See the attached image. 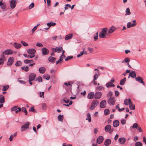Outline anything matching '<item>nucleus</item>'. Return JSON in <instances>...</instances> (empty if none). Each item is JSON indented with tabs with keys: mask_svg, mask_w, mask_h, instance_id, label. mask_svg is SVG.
<instances>
[{
	"mask_svg": "<svg viewBox=\"0 0 146 146\" xmlns=\"http://www.w3.org/2000/svg\"><path fill=\"white\" fill-rule=\"evenodd\" d=\"M107 30L108 29L107 28L102 29L101 32L99 33V37L102 38H105L106 35L107 33Z\"/></svg>",
	"mask_w": 146,
	"mask_h": 146,
	"instance_id": "1",
	"label": "nucleus"
},
{
	"mask_svg": "<svg viewBox=\"0 0 146 146\" xmlns=\"http://www.w3.org/2000/svg\"><path fill=\"white\" fill-rule=\"evenodd\" d=\"M27 52L29 54L28 55L29 57L32 58L35 56L36 50L33 48L29 49L27 50Z\"/></svg>",
	"mask_w": 146,
	"mask_h": 146,
	"instance_id": "2",
	"label": "nucleus"
},
{
	"mask_svg": "<svg viewBox=\"0 0 146 146\" xmlns=\"http://www.w3.org/2000/svg\"><path fill=\"white\" fill-rule=\"evenodd\" d=\"M99 104V102L97 100H94L92 102L90 107L91 110H93Z\"/></svg>",
	"mask_w": 146,
	"mask_h": 146,
	"instance_id": "3",
	"label": "nucleus"
},
{
	"mask_svg": "<svg viewBox=\"0 0 146 146\" xmlns=\"http://www.w3.org/2000/svg\"><path fill=\"white\" fill-rule=\"evenodd\" d=\"M115 99L114 97H110L108 100V103L110 105H113L115 104Z\"/></svg>",
	"mask_w": 146,
	"mask_h": 146,
	"instance_id": "4",
	"label": "nucleus"
},
{
	"mask_svg": "<svg viewBox=\"0 0 146 146\" xmlns=\"http://www.w3.org/2000/svg\"><path fill=\"white\" fill-rule=\"evenodd\" d=\"M13 52V51L11 49H7L4 50L2 53V54L3 55L5 54V55H8L9 54H11Z\"/></svg>",
	"mask_w": 146,
	"mask_h": 146,
	"instance_id": "5",
	"label": "nucleus"
},
{
	"mask_svg": "<svg viewBox=\"0 0 146 146\" xmlns=\"http://www.w3.org/2000/svg\"><path fill=\"white\" fill-rule=\"evenodd\" d=\"M17 4V1L15 0H12L10 3V6L12 9H14Z\"/></svg>",
	"mask_w": 146,
	"mask_h": 146,
	"instance_id": "6",
	"label": "nucleus"
},
{
	"mask_svg": "<svg viewBox=\"0 0 146 146\" xmlns=\"http://www.w3.org/2000/svg\"><path fill=\"white\" fill-rule=\"evenodd\" d=\"M14 59L13 57H10L8 60V61L7 62V64L8 66H11L13 64L14 61Z\"/></svg>",
	"mask_w": 146,
	"mask_h": 146,
	"instance_id": "7",
	"label": "nucleus"
},
{
	"mask_svg": "<svg viewBox=\"0 0 146 146\" xmlns=\"http://www.w3.org/2000/svg\"><path fill=\"white\" fill-rule=\"evenodd\" d=\"M29 125V123L28 122H27L24 125L21 127V131H23L28 129Z\"/></svg>",
	"mask_w": 146,
	"mask_h": 146,
	"instance_id": "8",
	"label": "nucleus"
},
{
	"mask_svg": "<svg viewBox=\"0 0 146 146\" xmlns=\"http://www.w3.org/2000/svg\"><path fill=\"white\" fill-rule=\"evenodd\" d=\"M5 60V59L4 55L1 54L0 58V65L3 64Z\"/></svg>",
	"mask_w": 146,
	"mask_h": 146,
	"instance_id": "9",
	"label": "nucleus"
},
{
	"mask_svg": "<svg viewBox=\"0 0 146 146\" xmlns=\"http://www.w3.org/2000/svg\"><path fill=\"white\" fill-rule=\"evenodd\" d=\"M104 140V137L102 136H99L97 139V143L99 144H101L102 143Z\"/></svg>",
	"mask_w": 146,
	"mask_h": 146,
	"instance_id": "10",
	"label": "nucleus"
},
{
	"mask_svg": "<svg viewBox=\"0 0 146 146\" xmlns=\"http://www.w3.org/2000/svg\"><path fill=\"white\" fill-rule=\"evenodd\" d=\"M36 76V75L34 73H31L29 75V78L30 80H34Z\"/></svg>",
	"mask_w": 146,
	"mask_h": 146,
	"instance_id": "11",
	"label": "nucleus"
},
{
	"mask_svg": "<svg viewBox=\"0 0 146 146\" xmlns=\"http://www.w3.org/2000/svg\"><path fill=\"white\" fill-rule=\"evenodd\" d=\"M87 97L89 99H93L95 98V94L93 92H90L88 93Z\"/></svg>",
	"mask_w": 146,
	"mask_h": 146,
	"instance_id": "12",
	"label": "nucleus"
},
{
	"mask_svg": "<svg viewBox=\"0 0 146 146\" xmlns=\"http://www.w3.org/2000/svg\"><path fill=\"white\" fill-rule=\"evenodd\" d=\"M42 54L44 55H46L48 54L49 53L48 50L46 48H43L41 49Z\"/></svg>",
	"mask_w": 146,
	"mask_h": 146,
	"instance_id": "13",
	"label": "nucleus"
},
{
	"mask_svg": "<svg viewBox=\"0 0 146 146\" xmlns=\"http://www.w3.org/2000/svg\"><path fill=\"white\" fill-rule=\"evenodd\" d=\"M106 104V100L102 101L100 104V107L101 108H104L105 107Z\"/></svg>",
	"mask_w": 146,
	"mask_h": 146,
	"instance_id": "14",
	"label": "nucleus"
},
{
	"mask_svg": "<svg viewBox=\"0 0 146 146\" xmlns=\"http://www.w3.org/2000/svg\"><path fill=\"white\" fill-rule=\"evenodd\" d=\"M135 80L139 83H141L143 84V85H145V83L143 82V80L141 79V78L140 77L137 76L136 77Z\"/></svg>",
	"mask_w": 146,
	"mask_h": 146,
	"instance_id": "15",
	"label": "nucleus"
},
{
	"mask_svg": "<svg viewBox=\"0 0 146 146\" xmlns=\"http://www.w3.org/2000/svg\"><path fill=\"white\" fill-rule=\"evenodd\" d=\"M102 94L100 92H96L95 94V98L96 99H100L102 96Z\"/></svg>",
	"mask_w": 146,
	"mask_h": 146,
	"instance_id": "16",
	"label": "nucleus"
},
{
	"mask_svg": "<svg viewBox=\"0 0 146 146\" xmlns=\"http://www.w3.org/2000/svg\"><path fill=\"white\" fill-rule=\"evenodd\" d=\"M126 139L125 138L121 137L119 138L118 142L121 144H124L125 142Z\"/></svg>",
	"mask_w": 146,
	"mask_h": 146,
	"instance_id": "17",
	"label": "nucleus"
},
{
	"mask_svg": "<svg viewBox=\"0 0 146 146\" xmlns=\"http://www.w3.org/2000/svg\"><path fill=\"white\" fill-rule=\"evenodd\" d=\"M116 29V28L113 26H112L109 29L108 32L110 34L113 33L115 30Z\"/></svg>",
	"mask_w": 146,
	"mask_h": 146,
	"instance_id": "18",
	"label": "nucleus"
},
{
	"mask_svg": "<svg viewBox=\"0 0 146 146\" xmlns=\"http://www.w3.org/2000/svg\"><path fill=\"white\" fill-rule=\"evenodd\" d=\"M111 143V140L110 139H108L106 140L104 142V145L106 146H109Z\"/></svg>",
	"mask_w": 146,
	"mask_h": 146,
	"instance_id": "19",
	"label": "nucleus"
},
{
	"mask_svg": "<svg viewBox=\"0 0 146 146\" xmlns=\"http://www.w3.org/2000/svg\"><path fill=\"white\" fill-rule=\"evenodd\" d=\"M13 45L15 48L17 49H18L20 48L22 46L21 44L17 43L16 42L14 43Z\"/></svg>",
	"mask_w": 146,
	"mask_h": 146,
	"instance_id": "20",
	"label": "nucleus"
},
{
	"mask_svg": "<svg viewBox=\"0 0 146 146\" xmlns=\"http://www.w3.org/2000/svg\"><path fill=\"white\" fill-rule=\"evenodd\" d=\"M105 131L106 132L109 131L111 130V126L110 125H107L105 127Z\"/></svg>",
	"mask_w": 146,
	"mask_h": 146,
	"instance_id": "21",
	"label": "nucleus"
},
{
	"mask_svg": "<svg viewBox=\"0 0 146 146\" xmlns=\"http://www.w3.org/2000/svg\"><path fill=\"white\" fill-rule=\"evenodd\" d=\"M119 122L117 120H114L113 122V125L114 127H117L119 125Z\"/></svg>",
	"mask_w": 146,
	"mask_h": 146,
	"instance_id": "22",
	"label": "nucleus"
},
{
	"mask_svg": "<svg viewBox=\"0 0 146 146\" xmlns=\"http://www.w3.org/2000/svg\"><path fill=\"white\" fill-rule=\"evenodd\" d=\"M39 72L41 74H44L46 71V69L44 67H41L39 68Z\"/></svg>",
	"mask_w": 146,
	"mask_h": 146,
	"instance_id": "23",
	"label": "nucleus"
},
{
	"mask_svg": "<svg viewBox=\"0 0 146 146\" xmlns=\"http://www.w3.org/2000/svg\"><path fill=\"white\" fill-rule=\"evenodd\" d=\"M129 75L132 78H136V74L135 71H132L129 73Z\"/></svg>",
	"mask_w": 146,
	"mask_h": 146,
	"instance_id": "24",
	"label": "nucleus"
},
{
	"mask_svg": "<svg viewBox=\"0 0 146 146\" xmlns=\"http://www.w3.org/2000/svg\"><path fill=\"white\" fill-rule=\"evenodd\" d=\"M131 102V100L129 98L128 99H126L124 101V104L125 105H128Z\"/></svg>",
	"mask_w": 146,
	"mask_h": 146,
	"instance_id": "25",
	"label": "nucleus"
},
{
	"mask_svg": "<svg viewBox=\"0 0 146 146\" xmlns=\"http://www.w3.org/2000/svg\"><path fill=\"white\" fill-rule=\"evenodd\" d=\"M48 60L51 62L54 63L55 61V58L50 56H49L48 58Z\"/></svg>",
	"mask_w": 146,
	"mask_h": 146,
	"instance_id": "26",
	"label": "nucleus"
},
{
	"mask_svg": "<svg viewBox=\"0 0 146 146\" xmlns=\"http://www.w3.org/2000/svg\"><path fill=\"white\" fill-rule=\"evenodd\" d=\"M73 37V35L72 34H70L66 35L65 38V39L66 40H68L71 38Z\"/></svg>",
	"mask_w": 146,
	"mask_h": 146,
	"instance_id": "27",
	"label": "nucleus"
},
{
	"mask_svg": "<svg viewBox=\"0 0 146 146\" xmlns=\"http://www.w3.org/2000/svg\"><path fill=\"white\" fill-rule=\"evenodd\" d=\"M62 48L61 46L57 47L55 48V52L58 53L60 52L61 50H62Z\"/></svg>",
	"mask_w": 146,
	"mask_h": 146,
	"instance_id": "28",
	"label": "nucleus"
},
{
	"mask_svg": "<svg viewBox=\"0 0 146 146\" xmlns=\"http://www.w3.org/2000/svg\"><path fill=\"white\" fill-rule=\"evenodd\" d=\"M5 98L2 95H0V104H2L5 102Z\"/></svg>",
	"mask_w": 146,
	"mask_h": 146,
	"instance_id": "29",
	"label": "nucleus"
},
{
	"mask_svg": "<svg viewBox=\"0 0 146 146\" xmlns=\"http://www.w3.org/2000/svg\"><path fill=\"white\" fill-rule=\"evenodd\" d=\"M106 86L107 88H109L110 87H113L115 86V85L110 82L106 84Z\"/></svg>",
	"mask_w": 146,
	"mask_h": 146,
	"instance_id": "30",
	"label": "nucleus"
},
{
	"mask_svg": "<svg viewBox=\"0 0 146 146\" xmlns=\"http://www.w3.org/2000/svg\"><path fill=\"white\" fill-rule=\"evenodd\" d=\"M126 80V78L125 77H124L123 79L121 80L120 84L121 85H123L124 84Z\"/></svg>",
	"mask_w": 146,
	"mask_h": 146,
	"instance_id": "31",
	"label": "nucleus"
},
{
	"mask_svg": "<svg viewBox=\"0 0 146 146\" xmlns=\"http://www.w3.org/2000/svg\"><path fill=\"white\" fill-rule=\"evenodd\" d=\"M58 118L59 121L62 122L63 119V115H59L58 116Z\"/></svg>",
	"mask_w": 146,
	"mask_h": 146,
	"instance_id": "32",
	"label": "nucleus"
},
{
	"mask_svg": "<svg viewBox=\"0 0 146 146\" xmlns=\"http://www.w3.org/2000/svg\"><path fill=\"white\" fill-rule=\"evenodd\" d=\"M129 107L131 110H134L135 109V106L133 105L131 102L129 104Z\"/></svg>",
	"mask_w": 146,
	"mask_h": 146,
	"instance_id": "33",
	"label": "nucleus"
},
{
	"mask_svg": "<svg viewBox=\"0 0 146 146\" xmlns=\"http://www.w3.org/2000/svg\"><path fill=\"white\" fill-rule=\"evenodd\" d=\"M43 78L46 80H48L50 79V76L49 75L45 74L43 76Z\"/></svg>",
	"mask_w": 146,
	"mask_h": 146,
	"instance_id": "34",
	"label": "nucleus"
},
{
	"mask_svg": "<svg viewBox=\"0 0 146 146\" xmlns=\"http://www.w3.org/2000/svg\"><path fill=\"white\" fill-rule=\"evenodd\" d=\"M22 70H24L25 72H28L29 71V67L27 66H23L21 68Z\"/></svg>",
	"mask_w": 146,
	"mask_h": 146,
	"instance_id": "35",
	"label": "nucleus"
},
{
	"mask_svg": "<svg viewBox=\"0 0 146 146\" xmlns=\"http://www.w3.org/2000/svg\"><path fill=\"white\" fill-rule=\"evenodd\" d=\"M24 62L26 64L29 63H33V60L26 59L24 60Z\"/></svg>",
	"mask_w": 146,
	"mask_h": 146,
	"instance_id": "36",
	"label": "nucleus"
},
{
	"mask_svg": "<svg viewBox=\"0 0 146 146\" xmlns=\"http://www.w3.org/2000/svg\"><path fill=\"white\" fill-rule=\"evenodd\" d=\"M126 14L125 15H129L131 14V12L130 11V9L129 8L126 9L125 11Z\"/></svg>",
	"mask_w": 146,
	"mask_h": 146,
	"instance_id": "37",
	"label": "nucleus"
},
{
	"mask_svg": "<svg viewBox=\"0 0 146 146\" xmlns=\"http://www.w3.org/2000/svg\"><path fill=\"white\" fill-rule=\"evenodd\" d=\"M87 118H86V119H88L89 122H91V119L90 114L89 113H88L87 115Z\"/></svg>",
	"mask_w": 146,
	"mask_h": 146,
	"instance_id": "38",
	"label": "nucleus"
},
{
	"mask_svg": "<svg viewBox=\"0 0 146 146\" xmlns=\"http://www.w3.org/2000/svg\"><path fill=\"white\" fill-rule=\"evenodd\" d=\"M21 111H22L24 112L25 113V114L26 115H27V111L26 110V108L25 107H23L22 108Z\"/></svg>",
	"mask_w": 146,
	"mask_h": 146,
	"instance_id": "39",
	"label": "nucleus"
},
{
	"mask_svg": "<svg viewBox=\"0 0 146 146\" xmlns=\"http://www.w3.org/2000/svg\"><path fill=\"white\" fill-rule=\"evenodd\" d=\"M9 88L8 85H6L5 86H4L3 87L2 89V91H5L7 90Z\"/></svg>",
	"mask_w": 146,
	"mask_h": 146,
	"instance_id": "40",
	"label": "nucleus"
},
{
	"mask_svg": "<svg viewBox=\"0 0 146 146\" xmlns=\"http://www.w3.org/2000/svg\"><path fill=\"white\" fill-rule=\"evenodd\" d=\"M65 7H64V11L71 7V5L69 4H66L65 5Z\"/></svg>",
	"mask_w": 146,
	"mask_h": 146,
	"instance_id": "41",
	"label": "nucleus"
},
{
	"mask_svg": "<svg viewBox=\"0 0 146 146\" xmlns=\"http://www.w3.org/2000/svg\"><path fill=\"white\" fill-rule=\"evenodd\" d=\"M21 42L25 46H28L29 45L28 44L23 41H21Z\"/></svg>",
	"mask_w": 146,
	"mask_h": 146,
	"instance_id": "42",
	"label": "nucleus"
},
{
	"mask_svg": "<svg viewBox=\"0 0 146 146\" xmlns=\"http://www.w3.org/2000/svg\"><path fill=\"white\" fill-rule=\"evenodd\" d=\"M104 89V87L102 86H98L96 88V89L99 90H103Z\"/></svg>",
	"mask_w": 146,
	"mask_h": 146,
	"instance_id": "43",
	"label": "nucleus"
},
{
	"mask_svg": "<svg viewBox=\"0 0 146 146\" xmlns=\"http://www.w3.org/2000/svg\"><path fill=\"white\" fill-rule=\"evenodd\" d=\"M22 64L21 62L19 61H17L15 64L16 66H21Z\"/></svg>",
	"mask_w": 146,
	"mask_h": 146,
	"instance_id": "44",
	"label": "nucleus"
},
{
	"mask_svg": "<svg viewBox=\"0 0 146 146\" xmlns=\"http://www.w3.org/2000/svg\"><path fill=\"white\" fill-rule=\"evenodd\" d=\"M135 146H142V143L138 141L135 143Z\"/></svg>",
	"mask_w": 146,
	"mask_h": 146,
	"instance_id": "45",
	"label": "nucleus"
},
{
	"mask_svg": "<svg viewBox=\"0 0 146 146\" xmlns=\"http://www.w3.org/2000/svg\"><path fill=\"white\" fill-rule=\"evenodd\" d=\"M129 62V60L128 58H125L124 60L122 61V63H123L124 62H126L127 63H128Z\"/></svg>",
	"mask_w": 146,
	"mask_h": 146,
	"instance_id": "46",
	"label": "nucleus"
},
{
	"mask_svg": "<svg viewBox=\"0 0 146 146\" xmlns=\"http://www.w3.org/2000/svg\"><path fill=\"white\" fill-rule=\"evenodd\" d=\"M112 94H113L112 92L111 91H109L108 92V94H107V96L108 97H112Z\"/></svg>",
	"mask_w": 146,
	"mask_h": 146,
	"instance_id": "47",
	"label": "nucleus"
},
{
	"mask_svg": "<svg viewBox=\"0 0 146 146\" xmlns=\"http://www.w3.org/2000/svg\"><path fill=\"white\" fill-rule=\"evenodd\" d=\"M133 23L131 24V26L132 27H134L136 26L137 25L136 21L135 20H134L133 21Z\"/></svg>",
	"mask_w": 146,
	"mask_h": 146,
	"instance_id": "48",
	"label": "nucleus"
},
{
	"mask_svg": "<svg viewBox=\"0 0 146 146\" xmlns=\"http://www.w3.org/2000/svg\"><path fill=\"white\" fill-rule=\"evenodd\" d=\"M109 110L108 109H106L104 110V114L105 115H107L109 113Z\"/></svg>",
	"mask_w": 146,
	"mask_h": 146,
	"instance_id": "49",
	"label": "nucleus"
},
{
	"mask_svg": "<svg viewBox=\"0 0 146 146\" xmlns=\"http://www.w3.org/2000/svg\"><path fill=\"white\" fill-rule=\"evenodd\" d=\"M98 33L97 32L94 35V38L95 40L98 39Z\"/></svg>",
	"mask_w": 146,
	"mask_h": 146,
	"instance_id": "50",
	"label": "nucleus"
},
{
	"mask_svg": "<svg viewBox=\"0 0 146 146\" xmlns=\"http://www.w3.org/2000/svg\"><path fill=\"white\" fill-rule=\"evenodd\" d=\"M18 107L17 106H15L11 108V110L12 111H15L17 110Z\"/></svg>",
	"mask_w": 146,
	"mask_h": 146,
	"instance_id": "51",
	"label": "nucleus"
},
{
	"mask_svg": "<svg viewBox=\"0 0 146 146\" xmlns=\"http://www.w3.org/2000/svg\"><path fill=\"white\" fill-rule=\"evenodd\" d=\"M73 57L72 56H68L65 58V60L66 61H68L69 60L71 59L72 58H73Z\"/></svg>",
	"mask_w": 146,
	"mask_h": 146,
	"instance_id": "52",
	"label": "nucleus"
},
{
	"mask_svg": "<svg viewBox=\"0 0 146 146\" xmlns=\"http://www.w3.org/2000/svg\"><path fill=\"white\" fill-rule=\"evenodd\" d=\"M34 4L33 3H32L29 6V9L33 8L34 7Z\"/></svg>",
	"mask_w": 146,
	"mask_h": 146,
	"instance_id": "53",
	"label": "nucleus"
},
{
	"mask_svg": "<svg viewBox=\"0 0 146 146\" xmlns=\"http://www.w3.org/2000/svg\"><path fill=\"white\" fill-rule=\"evenodd\" d=\"M36 80H37L38 82H41L42 81V78L41 76H39L36 78Z\"/></svg>",
	"mask_w": 146,
	"mask_h": 146,
	"instance_id": "54",
	"label": "nucleus"
},
{
	"mask_svg": "<svg viewBox=\"0 0 146 146\" xmlns=\"http://www.w3.org/2000/svg\"><path fill=\"white\" fill-rule=\"evenodd\" d=\"M138 126V125L137 123H134L131 127H130V128H137Z\"/></svg>",
	"mask_w": 146,
	"mask_h": 146,
	"instance_id": "55",
	"label": "nucleus"
},
{
	"mask_svg": "<svg viewBox=\"0 0 146 146\" xmlns=\"http://www.w3.org/2000/svg\"><path fill=\"white\" fill-rule=\"evenodd\" d=\"M42 109L43 110H45L46 108V105L45 103H43L42 104Z\"/></svg>",
	"mask_w": 146,
	"mask_h": 146,
	"instance_id": "56",
	"label": "nucleus"
},
{
	"mask_svg": "<svg viewBox=\"0 0 146 146\" xmlns=\"http://www.w3.org/2000/svg\"><path fill=\"white\" fill-rule=\"evenodd\" d=\"M94 71H95V73L96 74H97V75H98V74H99L100 72H99V70L98 69L96 68L94 69Z\"/></svg>",
	"mask_w": 146,
	"mask_h": 146,
	"instance_id": "57",
	"label": "nucleus"
},
{
	"mask_svg": "<svg viewBox=\"0 0 146 146\" xmlns=\"http://www.w3.org/2000/svg\"><path fill=\"white\" fill-rule=\"evenodd\" d=\"M98 78V75L97 74H95L93 77V80H95L97 79Z\"/></svg>",
	"mask_w": 146,
	"mask_h": 146,
	"instance_id": "58",
	"label": "nucleus"
},
{
	"mask_svg": "<svg viewBox=\"0 0 146 146\" xmlns=\"http://www.w3.org/2000/svg\"><path fill=\"white\" fill-rule=\"evenodd\" d=\"M131 25V22H129L128 23H127V28H129L132 27Z\"/></svg>",
	"mask_w": 146,
	"mask_h": 146,
	"instance_id": "59",
	"label": "nucleus"
},
{
	"mask_svg": "<svg viewBox=\"0 0 146 146\" xmlns=\"http://www.w3.org/2000/svg\"><path fill=\"white\" fill-rule=\"evenodd\" d=\"M1 7L3 9V10L4 11L5 9L6 6L5 5H4L3 4H2V5L1 6Z\"/></svg>",
	"mask_w": 146,
	"mask_h": 146,
	"instance_id": "60",
	"label": "nucleus"
},
{
	"mask_svg": "<svg viewBox=\"0 0 146 146\" xmlns=\"http://www.w3.org/2000/svg\"><path fill=\"white\" fill-rule=\"evenodd\" d=\"M36 46L39 47H41L43 45L40 43H37Z\"/></svg>",
	"mask_w": 146,
	"mask_h": 146,
	"instance_id": "61",
	"label": "nucleus"
},
{
	"mask_svg": "<svg viewBox=\"0 0 146 146\" xmlns=\"http://www.w3.org/2000/svg\"><path fill=\"white\" fill-rule=\"evenodd\" d=\"M115 95L116 96H117L119 94V92L118 91H117V90H115Z\"/></svg>",
	"mask_w": 146,
	"mask_h": 146,
	"instance_id": "62",
	"label": "nucleus"
},
{
	"mask_svg": "<svg viewBox=\"0 0 146 146\" xmlns=\"http://www.w3.org/2000/svg\"><path fill=\"white\" fill-rule=\"evenodd\" d=\"M84 54V52L82 51H81L80 53L78 54L77 56V57H80L82 55Z\"/></svg>",
	"mask_w": 146,
	"mask_h": 146,
	"instance_id": "63",
	"label": "nucleus"
},
{
	"mask_svg": "<svg viewBox=\"0 0 146 146\" xmlns=\"http://www.w3.org/2000/svg\"><path fill=\"white\" fill-rule=\"evenodd\" d=\"M121 123L123 125H124L126 123V120L125 119H122L121 121Z\"/></svg>",
	"mask_w": 146,
	"mask_h": 146,
	"instance_id": "64",
	"label": "nucleus"
}]
</instances>
